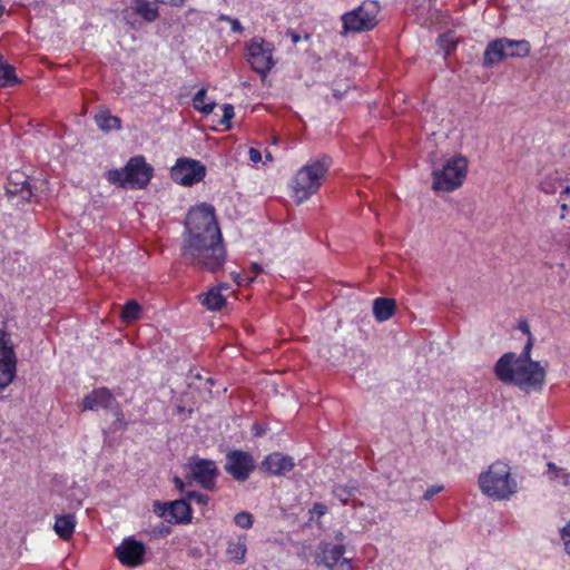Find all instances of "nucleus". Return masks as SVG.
<instances>
[{
    "label": "nucleus",
    "instance_id": "nucleus-1",
    "mask_svg": "<svg viewBox=\"0 0 570 570\" xmlns=\"http://www.w3.org/2000/svg\"><path fill=\"white\" fill-rule=\"evenodd\" d=\"M180 255L200 271L216 273L226 262V248L215 208L206 203L190 208L184 220Z\"/></svg>",
    "mask_w": 570,
    "mask_h": 570
},
{
    "label": "nucleus",
    "instance_id": "nucleus-2",
    "mask_svg": "<svg viewBox=\"0 0 570 570\" xmlns=\"http://www.w3.org/2000/svg\"><path fill=\"white\" fill-rule=\"evenodd\" d=\"M515 353H504L494 364V374L504 384L514 385L525 393L540 392L547 375V364L514 362Z\"/></svg>",
    "mask_w": 570,
    "mask_h": 570
},
{
    "label": "nucleus",
    "instance_id": "nucleus-3",
    "mask_svg": "<svg viewBox=\"0 0 570 570\" xmlns=\"http://www.w3.org/2000/svg\"><path fill=\"white\" fill-rule=\"evenodd\" d=\"M332 164L333 160L328 155H321L309 159L297 170L292 183L293 197L297 204L307 200L318 191Z\"/></svg>",
    "mask_w": 570,
    "mask_h": 570
},
{
    "label": "nucleus",
    "instance_id": "nucleus-4",
    "mask_svg": "<svg viewBox=\"0 0 570 570\" xmlns=\"http://www.w3.org/2000/svg\"><path fill=\"white\" fill-rule=\"evenodd\" d=\"M481 492L490 499L509 500L518 491L517 480L512 476L510 465L498 460L479 475Z\"/></svg>",
    "mask_w": 570,
    "mask_h": 570
},
{
    "label": "nucleus",
    "instance_id": "nucleus-5",
    "mask_svg": "<svg viewBox=\"0 0 570 570\" xmlns=\"http://www.w3.org/2000/svg\"><path fill=\"white\" fill-rule=\"evenodd\" d=\"M105 176L111 185L125 189H144L154 176V168L144 156H134L122 168L110 169Z\"/></svg>",
    "mask_w": 570,
    "mask_h": 570
},
{
    "label": "nucleus",
    "instance_id": "nucleus-6",
    "mask_svg": "<svg viewBox=\"0 0 570 570\" xmlns=\"http://www.w3.org/2000/svg\"><path fill=\"white\" fill-rule=\"evenodd\" d=\"M468 159L463 155H454L444 160L441 168L432 171V189L451 193L460 188L468 174Z\"/></svg>",
    "mask_w": 570,
    "mask_h": 570
},
{
    "label": "nucleus",
    "instance_id": "nucleus-7",
    "mask_svg": "<svg viewBox=\"0 0 570 570\" xmlns=\"http://www.w3.org/2000/svg\"><path fill=\"white\" fill-rule=\"evenodd\" d=\"M380 4L374 0H365L357 8L342 14L341 35L361 33L374 29L379 23Z\"/></svg>",
    "mask_w": 570,
    "mask_h": 570
},
{
    "label": "nucleus",
    "instance_id": "nucleus-8",
    "mask_svg": "<svg viewBox=\"0 0 570 570\" xmlns=\"http://www.w3.org/2000/svg\"><path fill=\"white\" fill-rule=\"evenodd\" d=\"M275 46L263 37H254L245 43V56L250 68L264 80L275 67Z\"/></svg>",
    "mask_w": 570,
    "mask_h": 570
},
{
    "label": "nucleus",
    "instance_id": "nucleus-9",
    "mask_svg": "<svg viewBox=\"0 0 570 570\" xmlns=\"http://www.w3.org/2000/svg\"><path fill=\"white\" fill-rule=\"evenodd\" d=\"M224 469L235 481L245 482L256 469V461L247 451L230 450L226 453Z\"/></svg>",
    "mask_w": 570,
    "mask_h": 570
},
{
    "label": "nucleus",
    "instance_id": "nucleus-10",
    "mask_svg": "<svg viewBox=\"0 0 570 570\" xmlns=\"http://www.w3.org/2000/svg\"><path fill=\"white\" fill-rule=\"evenodd\" d=\"M171 179L181 186H193L206 176V167L199 160L178 158L170 169Z\"/></svg>",
    "mask_w": 570,
    "mask_h": 570
},
{
    "label": "nucleus",
    "instance_id": "nucleus-11",
    "mask_svg": "<svg viewBox=\"0 0 570 570\" xmlns=\"http://www.w3.org/2000/svg\"><path fill=\"white\" fill-rule=\"evenodd\" d=\"M345 546L330 542H321L315 557L317 564H323L328 570H353L352 559L345 558Z\"/></svg>",
    "mask_w": 570,
    "mask_h": 570
},
{
    "label": "nucleus",
    "instance_id": "nucleus-12",
    "mask_svg": "<svg viewBox=\"0 0 570 570\" xmlns=\"http://www.w3.org/2000/svg\"><path fill=\"white\" fill-rule=\"evenodd\" d=\"M153 512L166 522L174 524H187L191 521V508L185 499L171 502L155 501Z\"/></svg>",
    "mask_w": 570,
    "mask_h": 570
},
{
    "label": "nucleus",
    "instance_id": "nucleus-13",
    "mask_svg": "<svg viewBox=\"0 0 570 570\" xmlns=\"http://www.w3.org/2000/svg\"><path fill=\"white\" fill-rule=\"evenodd\" d=\"M17 356L7 332L0 331V390L6 389L16 377Z\"/></svg>",
    "mask_w": 570,
    "mask_h": 570
},
{
    "label": "nucleus",
    "instance_id": "nucleus-14",
    "mask_svg": "<svg viewBox=\"0 0 570 570\" xmlns=\"http://www.w3.org/2000/svg\"><path fill=\"white\" fill-rule=\"evenodd\" d=\"M191 478L204 489L213 491L216 488L219 471L214 460L191 456L188 461Z\"/></svg>",
    "mask_w": 570,
    "mask_h": 570
},
{
    "label": "nucleus",
    "instance_id": "nucleus-15",
    "mask_svg": "<svg viewBox=\"0 0 570 570\" xmlns=\"http://www.w3.org/2000/svg\"><path fill=\"white\" fill-rule=\"evenodd\" d=\"M146 553V546L136 540L134 537H129L122 540V542L116 548V556L118 560L127 567H138L144 562Z\"/></svg>",
    "mask_w": 570,
    "mask_h": 570
},
{
    "label": "nucleus",
    "instance_id": "nucleus-16",
    "mask_svg": "<svg viewBox=\"0 0 570 570\" xmlns=\"http://www.w3.org/2000/svg\"><path fill=\"white\" fill-rule=\"evenodd\" d=\"M137 14L146 22H154L159 18L158 7L148 0H131L129 8L122 11V19L127 24L135 26L131 16Z\"/></svg>",
    "mask_w": 570,
    "mask_h": 570
},
{
    "label": "nucleus",
    "instance_id": "nucleus-17",
    "mask_svg": "<svg viewBox=\"0 0 570 570\" xmlns=\"http://www.w3.org/2000/svg\"><path fill=\"white\" fill-rule=\"evenodd\" d=\"M117 404L116 397L107 387L95 389L82 399L83 411H97L98 409H112Z\"/></svg>",
    "mask_w": 570,
    "mask_h": 570
},
{
    "label": "nucleus",
    "instance_id": "nucleus-18",
    "mask_svg": "<svg viewBox=\"0 0 570 570\" xmlns=\"http://www.w3.org/2000/svg\"><path fill=\"white\" fill-rule=\"evenodd\" d=\"M294 466V459L279 452L268 454L261 463V470L271 475H283L293 470Z\"/></svg>",
    "mask_w": 570,
    "mask_h": 570
},
{
    "label": "nucleus",
    "instance_id": "nucleus-19",
    "mask_svg": "<svg viewBox=\"0 0 570 570\" xmlns=\"http://www.w3.org/2000/svg\"><path fill=\"white\" fill-rule=\"evenodd\" d=\"M509 58L505 50L504 38L490 41L483 52L482 65L485 68H492L504 59Z\"/></svg>",
    "mask_w": 570,
    "mask_h": 570
},
{
    "label": "nucleus",
    "instance_id": "nucleus-20",
    "mask_svg": "<svg viewBox=\"0 0 570 570\" xmlns=\"http://www.w3.org/2000/svg\"><path fill=\"white\" fill-rule=\"evenodd\" d=\"M395 307L393 298L377 297L373 301V315L377 322H385L394 315Z\"/></svg>",
    "mask_w": 570,
    "mask_h": 570
},
{
    "label": "nucleus",
    "instance_id": "nucleus-21",
    "mask_svg": "<svg viewBox=\"0 0 570 570\" xmlns=\"http://www.w3.org/2000/svg\"><path fill=\"white\" fill-rule=\"evenodd\" d=\"M76 528V517L72 513L61 514L56 517L53 530L57 535L67 541L69 540Z\"/></svg>",
    "mask_w": 570,
    "mask_h": 570
},
{
    "label": "nucleus",
    "instance_id": "nucleus-22",
    "mask_svg": "<svg viewBox=\"0 0 570 570\" xmlns=\"http://www.w3.org/2000/svg\"><path fill=\"white\" fill-rule=\"evenodd\" d=\"M199 302L209 311H219L226 304V298L220 293V287H212L208 292L198 296Z\"/></svg>",
    "mask_w": 570,
    "mask_h": 570
},
{
    "label": "nucleus",
    "instance_id": "nucleus-23",
    "mask_svg": "<svg viewBox=\"0 0 570 570\" xmlns=\"http://www.w3.org/2000/svg\"><path fill=\"white\" fill-rule=\"evenodd\" d=\"M504 43L509 58H524L530 53L531 50L529 41L524 39L512 40L504 38Z\"/></svg>",
    "mask_w": 570,
    "mask_h": 570
},
{
    "label": "nucleus",
    "instance_id": "nucleus-24",
    "mask_svg": "<svg viewBox=\"0 0 570 570\" xmlns=\"http://www.w3.org/2000/svg\"><path fill=\"white\" fill-rule=\"evenodd\" d=\"M97 126L104 131L120 129L121 120L119 117L114 116L109 110H101L95 116Z\"/></svg>",
    "mask_w": 570,
    "mask_h": 570
},
{
    "label": "nucleus",
    "instance_id": "nucleus-25",
    "mask_svg": "<svg viewBox=\"0 0 570 570\" xmlns=\"http://www.w3.org/2000/svg\"><path fill=\"white\" fill-rule=\"evenodd\" d=\"M358 492L357 483L354 481H350L346 484H337L333 488V495L342 503L347 504V502Z\"/></svg>",
    "mask_w": 570,
    "mask_h": 570
},
{
    "label": "nucleus",
    "instance_id": "nucleus-26",
    "mask_svg": "<svg viewBox=\"0 0 570 570\" xmlns=\"http://www.w3.org/2000/svg\"><path fill=\"white\" fill-rule=\"evenodd\" d=\"M19 82L14 67L6 62L0 55V87H12Z\"/></svg>",
    "mask_w": 570,
    "mask_h": 570
},
{
    "label": "nucleus",
    "instance_id": "nucleus-27",
    "mask_svg": "<svg viewBox=\"0 0 570 570\" xmlns=\"http://www.w3.org/2000/svg\"><path fill=\"white\" fill-rule=\"evenodd\" d=\"M246 552L247 547L245 539L239 538L237 541L228 542L226 553L228 558L235 561L236 563L242 564L245 562Z\"/></svg>",
    "mask_w": 570,
    "mask_h": 570
},
{
    "label": "nucleus",
    "instance_id": "nucleus-28",
    "mask_svg": "<svg viewBox=\"0 0 570 570\" xmlns=\"http://www.w3.org/2000/svg\"><path fill=\"white\" fill-rule=\"evenodd\" d=\"M206 94H207L206 88L199 89L193 97V107L197 111H199L204 115H209L213 112L214 108L216 107V102L209 101V102L205 104Z\"/></svg>",
    "mask_w": 570,
    "mask_h": 570
},
{
    "label": "nucleus",
    "instance_id": "nucleus-29",
    "mask_svg": "<svg viewBox=\"0 0 570 570\" xmlns=\"http://www.w3.org/2000/svg\"><path fill=\"white\" fill-rule=\"evenodd\" d=\"M141 314V307L140 305L135 301H128L121 312V318L126 323H132L137 321L140 317Z\"/></svg>",
    "mask_w": 570,
    "mask_h": 570
},
{
    "label": "nucleus",
    "instance_id": "nucleus-30",
    "mask_svg": "<svg viewBox=\"0 0 570 570\" xmlns=\"http://www.w3.org/2000/svg\"><path fill=\"white\" fill-rule=\"evenodd\" d=\"M439 46L446 52L450 53L455 49L456 41L453 32L443 33L438 39Z\"/></svg>",
    "mask_w": 570,
    "mask_h": 570
},
{
    "label": "nucleus",
    "instance_id": "nucleus-31",
    "mask_svg": "<svg viewBox=\"0 0 570 570\" xmlns=\"http://www.w3.org/2000/svg\"><path fill=\"white\" fill-rule=\"evenodd\" d=\"M189 504L195 503L197 505H206L209 502V497L202 492L189 491L184 498Z\"/></svg>",
    "mask_w": 570,
    "mask_h": 570
},
{
    "label": "nucleus",
    "instance_id": "nucleus-32",
    "mask_svg": "<svg viewBox=\"0 0 570 570\" xmlns=\"http://www.w3.org/2000/svg\"><path fill=\"white\" fill-rule=\"evenodd\" d=\"M234 522L242 529H249L253 525L254 519L249 512L242 511L234 517Z\"/></svg>",
    "mask_w": 570,
    "mask_h": 570
},
{
    "label": "nucleus",
    "instance_id": "nucleus-33",
    "mask_svg": "<svg viewBox=\"0 0 570 570\" xmlns=\"http://www.w3.org/2000/svg\"><path fill=\"white\" fill-rule=\"evenodd\" d=\"M533 345H534V337H529L527 340V343H525L523 350L521 351V353L519 355L515 354L514 362H534L531 358V351H532Z\"/></svg>",
    "mask_w": 570,
    "mask_h": 570
},
{
    "label": "nucleus",
    "instance_id": "nucleus-34",
    "mask_svg": "<svg viewBox=\"0 0 570 570\" xmlns=\"http://www.w3.org/2000/svg\"><path fill=\"white\" fill-rule=\"evenodd\" d=\"M234 115L235 112L233 105H223V118L219 120V124L226 126V128H230V120L233 119Z\"/></svg>",
    "mask_w": 570,
    "mask_h": 570
},
{
    "label": "nucleus",
    "instance_id": "nucleus-35",
    "mask_svg": "<svg viewBox=\"0 0 570 570\" xmlns=\"http://www.w3.org/2000/svg\"><path fill=\"white\" fill-rule=\"evenodd\" d=\"M171 528L168 525H165L164 523H159L151 528L149 531V535L151 538H165L168 534H170Z\"/></svg>",
    "mask_w": 570,
    "mask_h": 570
},
{
    "label": "nucleus",
    "instance_id": "nucleus-36",
    "mask_svg": "<svg viewBox=\"0 0 570 570\" xmlns=\"http://www.w3.org/2000/svg\"><path fill=\"white\" fill-rule=\"evenodd\" d=\"M552 480H559L563 485H570V472L560 468L556 475L550 476Z\"/></svg>",
    "mask_w": 570,
    "mask_h": 570
},
{
    "label": "nucleus",
    "instance_id": "nucleus-37",
    "mask_svg": "<svg viewBox=\"0 0 570 570\" xmlns=\"http://www.w3.org/2000/svg\"><path fill=\"white\" fill-rule=\"evenodd\" d=\"M560 535L564 542L566 551L570 556V521L561 529Z\"/></svg>",
    "mask_w": 570,
    "mask_h": 570
},
{
    "label": "nucleus",
    "instance_id": "nucleus-38",
    "mask_svg": "<svg viewBox=\"0 0 570 570\" xmlns=\"http://www.w3.org/2000/svg\"><path fill=\"white\" fill-rule=\"evenodd\" d=\"M540 189L546 194H554L557 191L556 181L551 179H544L540 184Z\"/></svg>",
    "mask_w": 570,
    "mask_h": 570
},
{
    "label": "nucleus",
    "instance_id": "nucleus-39",
    "mask_svg": "<svg viewBox=\"0 0 570 570\" xmlns=\"http://www.w3.org/2000/svg\"><path fill=\"white\" fill-rule=\"evenodd\" d=\"M185 16L191 22L198 23V22L203 21L202 13L197 9H194V8L188 9L186 11Z\"/></svg>",
    "mask_w": 570,
    "mask_h": 570
},
{
    "label": "nucleus",
    "instance_id": "nucleus-40",
    "mask_svg": "<svg viewBox=\"0 0 570 570\" xmlns=\"http://www.w3.org/2000/svg\"><path fill=\"white\" fill-rule=\"evenodd\" d=\"M442 490H443V485H432L426 489V491L423 494V499L431 500L435 494H438Z\"/></svg>",
    "mask_w": 570,
    "mask_h": 570
},
{
    "label": "nucleus",
    "instance_id": "nucleus-41",
    "mask_svg": "<svg viewBox=\"0 0 570 570\" xmlns=\"http://www.w3.org/2000/svg\"><path fill=\"white\" fill-rule=\"evenodd\" d=\"M517 328H518L519 331H521L523 334H525V335L528 336V338H529V337H533V335H532V333H531V331H530V326H529V324H528L527 320H524V318H520V320L518 321Z\"/></svg>",
    "mask_w": 570,
    "mask_h": 570
},
{
    "label": "nucleus",
    "instance_id": "nucleus-42",
    "mask_svg": "<svg viewBox=\"0 0 570 570\" xmlns=\"http://www.w3.org/2000/svg\"><path fill=\"white\" fill-rule=\"evenodd\" d=\"M8 191H9L10 194H17V193L24 194V193H27L28 195H31L30 185H29V183H28L27 180H24V181L22 183V186H21V188H20V189H18V188H14V189H8Z\"/></svg>",
    "mask_w": 570,
    "mask_h": 570
},
{
    "label": "nucleus",
    "instance_id": "nucleus-43",
    "mask_svg": "<svg viewBox=\"0 0 570 570\" xmlns=\"http://www.w3.org/2000/svg\"><path fill=\"white\" fill-rule=\"evenodd\" d=\"M248 156H249L250 161H253L255 164L262 160V154L256 148H249Z\"/></svg>",
    "mask_w": 570,
    "mask_h": 570
},
{
    "label": "nucleus",
    "instance_id": "nucleus-44",
    "mask_svg": "<svg viewBox=\"0 0 570 570\" xmlns=\"http://www.w3.org/2000/svg\"><path fill=\"white\" fill-rule=\"evenodd\" d=\"M313 512L318 517H322L327 513V508L325 504L317 502L313 505Z\"/></svg>",
    "mask_w": 570,
    "mask_h": 570
},
{
    "label": "nucleus",
    "instance_id": "nucleus-45",
    "mask_svg": "<svg viewBox=\"0 0 570 570\" xmlns=\"http://www.w3.org/2000/svg\"><path fill=\"white\" fill-rule=\"evenodd\" d=\"M230 29L233 32L235 33H242L244 31V27L242 26V23L239 22L238 19H233L230 22Z\"/></svg>",
    "mask_w": 570,
    "mask_h": 570
},
{
    "label": "nucleus",
    "instance_id": "nucleus-46",
    "mask_svg": "<svg viewBox=\"0 0 570 570\" xmlns=\"http://www.w3.org/2000/svg\"><path fill=\"white\" fill-rule=\"evenodd\" d=\"M157 3L168 4L171 7H183L186 0H155Z\"/></svg>",
    "mask_w": 570,
    "mask_h": 570
},
{
    "label": "nucleus",
    "instance_id": "nucleus-47",
    "mask_svg": "<svg viewBox=\"0 0 570 570\" xmlns=\"http://www.w3.org/2000/svg\"><path fill=\"white\" fill-rule=\"evenodd\" d=\"M253 435L261 438L266 433V428L261 424H254L252 428Z\"/></svg>",
    "mask_w": 570,
    "mask_h": 570
},
{
    "label": "nucleus",
    "instance_id": "nucleus-48",
    "mask_svg": "<svg viewBox=\"0 0 570 570\" xmlns=\"http://www.w3.org/2000/svg\"><path fill=\"white\" fill-rule=\"evenodd\" d=\"M286 36L291 38L293 43H297L301 41L302 37L294 29H287Z\"/></svg>",
    "mask_w": 570,
    "mask_h": 570
},
{
    "label": "nucleus",
    "instance_id": "nucleus-49",
    "mask_svg": "<svg viewBox=\"0 0 570 570\" xmlns=\"http://www.w3.org/2000/svg\"><path fill=\"white\" fill-rule=\"evenodd\" d=\"M548 473L551 475H556L560 466L556 465L553 462H549L547 464Z\"/></svg>",
    "mask_w": 570,
    "mask_h": 570
},
{
    "label": "nucleus",
    "instance_id": "nucleus-50",
    "mask_svg": "<svg viewBox=\"0 0 570 570\" xmlns=\"http://www.w3.org/2000/svg\"><path fill=\"white\" fill-rule=\"evenodd\" d=\"M174 483H175L176 488H177L180 492H183V491H184V487H185V484H184V482H183V480H181V479H179L178 476H175V478H174Z\"/></svg>",
    "mask_w": 570,
    "mask_h": 570
},
{
    "label": "nucleus",
    "instance_id": "nucleus-51",
    "mask_svg": "<svg viewBox=\"0 0 570 570\" xmlns=\"http://www.w3.org/2000/svg\"><path fill=\"white\" fill-rule=\"evenodd\" d=\"M234 18H232L230 16H227V14H224V13H220L218 16V20L219 21H225V22H230Z\"/></svg>",
    "mask_w": 570,
    "mask_h": 570
},
{
    "label": "nucleus",
    "instance_id": "nucleus-52",
    "mask_svg": "<svg viewBox=\"0 0 570 570\" xmlns=\"http://www.w3.org/2000/svg\"><path fill=\"white\" fill-rule=\"evenodd\" d=\"M234 18H232L230 16H227V14H224V13H220L218 16V20L219 21H225V22H230Z\"/></svg>",
    "mask_w": 570,
    "mask_h": 570
},
{
    "label": "nucleus",
    "instance_id": "nucleus-53",
    "mask_svg": "<svg viewBox=\"0 0 570 570\" xmlns=\"http://www.w3.org/2000/svg\"><path fill=\"white\" fill-rule=\"evenodd\" d=\"M569 194H570V186H564L561 191V195H569Z\"/></svg>",
    "mask_w": 570,
    "mask_h": 570
},
{
    "label": "nucleus",
    "instance_id": "nucleus-54",
    "mask_svg": "<svg viewBox=\"0 0 570 570\" xmlns=\"http://www.w3.org/2000/svg\"><path fill=\"white\" fill-rule=\"evenodd\" d=\"M253 269L256 272V273H261L262 272V267L258 265V264H253L252 265Z\"/></svg>",
    "mask_w": 570,
    "mask_h": 570
},
{
    "label": "nucleus",
    "instance_id": "nucleus-55",
    "mask_svg": "<svg viewBox=\"0 0 570 570\" xmlns=\"http://www.w3.org/2000/svg\"><path fill=\"white\" fill-rule=\"evenodd\" d=\"M217 287H220V292H222L223 289H227L228 285L226 283H222Z\"/></svg>",
    "mask_w": 570,
    "mask_h": 570
},
{
    "label": "nucleus",
    "instance_id": "nucleus-56",
    "mask_svg": "<svg viewBox=\"0 0 570 570\" xmlns=\"http://www.w3.org/2000/svg\"><path fill=\"white\" fill-rule=\"evenodd\" d=\"M561 209H562V210H567V209H568V205H567V204H562V205H561Z\"/></svg>",
    "mask_w": 570,
    "mask_h": 570
},
{
    "label": "nucleus",
    "instance_id": "nucleus-57",
    "mask_svg": "<svg viewBox=\"0 0 570 570\" xmlns=\"http://www.w3.org/2000/svg\"><path fill=\"white\" fill-rule=\"evenodd\" d=\"M206 382H207V383H209L210 385H213V383H214L212 377H208V379L206 380Z\"/></svg>",
    "mask_w": 570,
    "mask_h": 570
},
{
    "label": "nucleus",
    "instance_id": "nucleus-58",
    "mask_svg": "<svg viewBox=\"0 0 570 570\" xmlns=\"http://www.w3.org/2000/svg\"><path fill=\"white\" fill-rule=\"evenodd\" d=\"M4 7L0 4V16L3 13Z\"/></svg>",
    "mask_w": 570,
    "mask_h": 570
},
{
    "label": "nucleus",
    "instance_id": "nucleus-59",
    "mask_svg": "<svg viewBox=\"0 0 570 570\" xmlns=\"http://www.w3.org/2000/svg\"><path fill=\"white\" fill-rule=\"evenodd\" d=\"M181 411H184V407L178 406V407H177V412H181Z\"/></svg>",
    "mask_w": 570,
    "mask_h": 570
},
{
    "label": "nucleus",
    "instance_id": "nucleus-60",
    "mask_svg": "<svg viewBox=\"0 0 570 570\" xmlns=\"http://www.w3.org/2000/svg\"><path fill=\"white\" fill-rule=\"evenodd\" d=\"M334 96H335V97H337V98H340V97H341V96H340V92H334Z\"/></svg>",
    "mask_w": 570,
    "mask_h": 570
},
{
    "label": "nucleus",
    "instance_id": "nucleus-61",
    "mask_svg": "<svg viewBox=\"0 0 570 570\" xmlns=\"http://www.w3.org/2000/svg\"><path fill=\"white\" fill-rule=\"evenodd\" d=\"M334 96H335V97H337V98H340V97H341V96H340V92H334Z\"/></svg>",
    "mask_w": 570,
    "mask_h": 570
},
{
    "label": "nucleus",
    "instance_id": "nucleus-62",
    "mask_svg": "<svg viewBox=\"0 0 570 570\" xmlns=\"http://www.w3.org/2000/svg\"><path fill=\"white\" fill-rule=\"evenodd\" d=\"M195 377H196V379H198V380H200V379H202V375L197 374Z\"/></svg>",
    "mask_w": 570,
    "mask_h": 570
}]
</instances>
